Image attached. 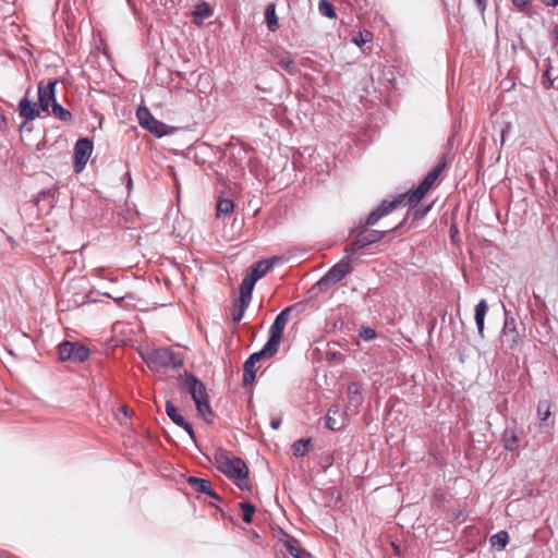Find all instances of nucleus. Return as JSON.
Segmentation results:
<instances>
[{
  "label": "nucleus",
  "instance_id": "f257e3e1",
  "mask_svg": "<svg viewBox=\"0 0 558 558\" xmlns=\"http://www.w3.org/2000/svg\"><path fill=\"white\" fill-rule=\"evenodd\" d=\"M210 462L215 464L217 470L223 473L228 478L236 480L238 486L242 490H251L248 483V468L245 462L234 457L230 451L223 448H216Z\"/></svg>",
  "mask_w": 558,
  "mask_h": 558
},
{
  "label": "nucleus",
  "instance_id": "f03ea898",
  "mask_svg": "<svg viewBox=\"0 0 558 558\" xmlns=\"http://www.w3.org/2000/svg\"><path fill=\"white\" fill-rule=\"evenodd\" d=\"M430 187L432 185H429L425 180H422L412 193L399 194L391 201L384 199L376 209L368 214L366 217V225L374 226L380 218L387 216L400 205L415 207Z\"/></svg>",
  "mask_w": 558,
  "mask_h": 558
},
{
  "label": "nucleus",
  "instance_id": "7ed1b4c3",
  "mask_svg": "<svg viewBox=\"0 0 558 558\" xmlns=\"http://www.w3.org/2000/svg\"><path fill=\"white\" fill-rule=\"evenodd\" d=\"M138 354L149 367L179 368L183 365V359L180 353L169 348L145 347L138 350Z\"/></svg>",
  "mask_w": 558,
  "mask_h": 558
},
{
  "label": "nucleus",
  "instance_id": "20e7f679",
  "mask_svg": "<svg viewBox=\"0 0 558 558\" xmlns=\"http://www.w3.org/2000/svg\"><path fill=\"white\" fill-rule=\"evenodd\" d=\"M353 270L352 263L349 258H343L335 264L313 287L312 291L318 290L325 292L332 286L341 281L347 275Z\"/></svg>",
  "mask_w": 558,
  "mask_h": 558
},
{
  "label": "nucleus",
  "instance_id": "39448f33",
  "mask_svg": "<svg viewBox=\"0 0 558 558\" xmlns=\"http://www.w3.org/2000/svg\"><path fill=\"white\" fill-rule=\"evenodd\" d=\"M184 386L192 396L196 409L202 416L210 414V407L207 399V392L205 385L198 380L194 375L186 374L184 379Z\"/></svg>",
  "mask_w": 558,
  "mask_h": 558
},
{
  "label": "nucleus",
  "instance_id": "423d86ee",
  "mask_svg": "<svg viewBox=\"0 0 558 558\" xmlns=\"http://www.w3.org/2000/svg\"><path fill=\"white\" fill-rule=\"evenodd\" d=\"M292 311L293 306H288L283 308L275 318V322L272 323L268 330V340L266 342L267 350L275 349L276 351H278L282 338V332L286 328V325L289 320Z\"/></svg>",
  "mask_w": 558,
  "mask_h": 558
},
{
  "label": "nucleus",
  "instance_id": "0eeeda50",
  "mask_svg": "<svg viewBox=\"0 0 558 558\" xmlns=\"http://www.w3.org/2000/svg\"><path fill=\"white\" fill-rule=\"evenodd\" d=\"M58 352L62 361L82 363L89 357V349L78 342L63 341L59 344Z\"/></svg>",
  "mask_w": 558,
  "mask_h": 558
},
{
  "label": "nucleus",
  "instance_id": "6e6552de",
  "mask_svg": "<svg viewBox=\"0 0 558 558\" xmlns=\"http://www.w3.org/2000/svg\"><path fill=\"white\" fill-rule=\"evenodd\" d=\"M140 125L147 129L150 133L157 137L168 135L169 125L157 120L147 108H138L136 112Z\"/></svg>",
  "mask_w": 558,
  "mask_h": 558
},
{
  "label": "nucleus",
  "instance_id": "1a4fd4ad",
  "mask_svg": "<svg viewBox=\"0 0 558 558\" xmlns=\"http://www.w3.org/2000/svg\"><path fill=\"white\" fill-rule=\"evenodd\" d=\"M278 351L275 349L267 350V343L259 352H255L248 356L243 365V384H252L255 379L256 364L262 357H272Z\"/></svg>",
  "mask_w": 558,
  "mask_h": 558
},
{
  "label": "nucleus",
  "instance_id": "9d476101",
  "mask_svg": "<svg viewBox=\"0 0 558 558\" xmlns=\"http://www.w3.org/2000/svg\"><path fill=\"white\" fill-rule=\"evenodd\" d=\"M94 144L88 137H81L74 145V171L81 173L93 153Z\"/></svg>",
  "mask_w": 558,
  "mask_h": 558
},
{
  "label": "nucleus",
  "instance_id": "9b49d317",
  "mask_svg": "<svg viewBox=\"0 0 558 558\" xmlns=\"http://www.w3.org/2000/svg\"><path fill=\"white\" fill-rule=\"evenodd\" d=\"M519 339L520 336L517 330L515 319L506 313L500 340L502 348L506 350H513L518 345Z\"/></svg>",
  "mask_w": 558,
  "mask_h": 558
},
{
  "label": "nucleus",
  "instance_id": "f8f14e48",
  "mask_svg": "<svg viewBox=\"0 0 558 558\" xmlns=\"http://www.w3.org/2000/svg\"><path fill=\"white\" fill-rule=\"evenodd\" d=\"M363 387L359 383H351L347 387V396H348V408L345 415L352 416L354 415L359 408L362 405L364 397H363Z\"/></svg>",
  "mask_w": 558,
  "mask_h": 558
},
{
  "label": "nucleus",
  "instance_id": "ddd939ff",
  "mask_svg": "<svg viewBox=\"0 0 558 558\" xmlns=\"http://www.w3.org/2000/svg\"><path fill=\"white\" fill-rule=\"evenodd\" d=\"M58 81H49L47 85L44 82L38 84V106L41 111H48L50 102L56 101V85Z\"/></svg>",
  "mask_w": 558,
  "mask_h": 558
},
{
  "label": "nucleus",
  "instance_id": "4468645a",
  "mask_svg": "<svg viewBox=\"0 0 558 558\" xmlns=\"http://www.w3.org/2000/svg\"><path fill=\"white\" fill-rule=\"evenodd\" d=\"M28 94L29 90H26V95L19 101V114L25 121H33L39 117L41 110L38 104L28 98ZM25 124L26 122H23L20 128H24Z\"/></svg>",
  "mask_w": 558,
  "mask_h": 558
},
{
  "label": "nucleus",
  "instance_id": "2eb2a0df",
  "mask_svg": "<svg viewBox=\"0 0 558 558\" xmlns=\"http://www.w3.org/2000/svg\"><path fill=\"white\" fill-rule=\"evenodd\" d=\"M369 225H366V221L364 222L363 227L360 229L357 234L354 236L360 245H362V248L379 242L385 234L388 231H380V230H372L367 229Z\"/></svg>",
  "mask_w": 558,
  "mask_h": 558
},
{
  "label": "nucleus",
  "instance_id": "dca6fc26",
  "mask_svg": "<svg viewBox=\"0 0 558 558\" xmlns=\"http://www.w3.org/2000/svg\"><path fill=\"white\" fill-rule=\"evenodd\" d=\"M187 483L196 490L210 496L216 500H220V496L213 489L209 480L190 476Z\"/></svg>",
  "mask_w": 558,
  "mask_h": 558
},
{
  "label": "nucleus",
  "instance_id": "f3484780",
  "mask_svg": "<svg viewBox=\"0 0 558 558\" xmlns=\"http://www.w3.org/2000/svg\"><path fill=\"white\" fill-rule=\"evenodd\" d=\"M522 433L517 427L508 426L504 432V446L507 450L513 451L519 447Z\"/></svg>",
  "mask_w": 558,
  "mask_h": 558
},
{
  "label": "nucleus",
  "instance_id": "a211bd4d",
  "mask_svg": "<svg viewBox=\"0 0 558 558\" xmlns=\"http://www.w3.org/2000/svg\"><path fill=\"white\" fill-rule=\"evenodd\" d=\"M488 311V305L485 299L480 300L474 308V319L477 327L480 337H484V322Z\"/></svg>",
  "mask_w": 558,
  "mask_h": 558
},
{
  "label": "nucleus",
  "instance_id": "6ab92c4d",
  "mask_svg": "<svg viewBox=\"0 0 558 558\" xmlns=\"http://www.w3.org/2000/svg\"><path fill=\"white\" fill-rule=\"evenodd\" d=\"M256 281L257 280L255 278H253L250 274H247L243 278L242 283L240 286L239 302H242L244 304L251 302L253 289H254Z\"/></svg>",
  "mask_w": 558,
  "mask_h": 558
},
{
  "label": "nucleus",
  "instance_id": "aec40b11",
  "mask_svg": "<svg viewBox=\"0 0 558 558\" xmlns=\"http://www.w3.org/2000/svg\"><path fill=\"white\" fill-rule=\"evenodd\" d=\"M275 260V258L259 260L251 267L248 274L256 280H259L274 267Z\"/></svg>",
  "mask_w": 558,
  "mask_h": 558
},
{
  "label": "nucleus",
  "instance_id": "412c9836",
  "mask_svg": "<svg viewBox=\"0 0 558 558\" xmlns=\"http://www.w3.org/2000/svg\"><path fill=\"white\" fill-rule=\"evenodd\" d=\"M265 20L267 27L270 32H275L279 28L278 17L276 14V4L269 3L265 10Z\"/></svg>",
  "mask_w": 558,
  "mask_h": 558
},
{
  "label": "nucleus",
  "instance_id": "4be33fe9",
  "mask_svg": "<svg viewBox=\"0 0 558 558\" xmlns=\"http://www.w3.org/2000/svg\"><path fill=\"white\" fill-rule=\"evenodd\" d=\"M213 15V9L207 2H201L195 7L194 22L202 24L203 20L208 19Z\"/></svg>",
  "mask_w": 558,
  "mask_h": 558
},
{
  "label": "nucleus",
  "instance_id": "5701e85b",
  "mask_svg": "<svg viewBox=\"0 0 558 558\" xmlns=\"http://www.w3.org/2000/svg\"><path fill=\"white\" fill-rule=\"evenodd\" d=\"M312 438H302L293 442L292 452L295 457H304L308 453Z\"/></svg>",
  "mask_w": 558,
  "mask_h": 558
},
{
  "label": "nucleus",
  "instance_id": "b1692460",
  "mask_svg": "<svg viewBox=\"0 0 558 558\" xmlns=\"http://www.w3.org/2000/svg\"><path fill=\"white\" fill-rule=\"evenodd\" d=\"M489 542L493 547L499 550L505 549L509 543V534L506 531H499L490 537Z\"/></svg>",
  "mask_w": 558,
  "mask_h": 558
},
{
  "label": "nucleus",
  "instance_id": "393cba45",
  "mask_svg": "<svg viewBox=\"0 0 558 558\" xmlns=\"http://www.w3.org/2000/svg\"><path fill=\"white\" fill-rule=\"evenodd\" d=\"M446 167L445 158H442L441 161L438 162L437 166L434 167L425 177L423 180H425L429 185L433 186V184L436 182V180L439 178L441 172L444 171Z\"/></svg>",
  "mask_w": 558,
  "mask_h": 558
},
{
  "label": "nucleus",
  "instance_id": "a878e982",
  "mask_svg": "<svg viewBox=\"0 0 558 558\" xmlns=\"http://www.w3.org/2000/svg\"><path fill=\"white\" fill-rule=\"evenodd\" d=\"M287 549L289 554L294 558H311V554L301 548L296 541L287 542Z\"/></svg>",
  "mask_w": 558,
  "mask_h": 558
},
{
  "label": "nucleus",
  "instance_id": "bb28decb",
  "mask_svg": "<svg viewBox=\"0 0 558 558\" xmlns=\"http://www.w3.org/2000/svg\"><path fill=\"white\" fill-rule=\"evenodd\" d=\"M52 114L63 122H70L72 120V113L63 108L60 104H52Z\"/></svg>",
  "mask_w": 558,
  "mask_h": 558
},
{
  "label": "nucleus",
  "instance_id": "cd10ccee",
  "mask_svg": "<svg viewBox=\"0 0 558 558\" xmlns=\"http://www.w3.org/2000/svg\"><path fill=\"white\" fill-rule=\"evenodd\" d=\"M318 11L323 16H326L330 20L337 17L335 8L328 0H320L318 2Z\"/></svg>",
  "mask_w": 558,
  "mask_h": 558
},
{
  "label": "nucleus",
  "instance_id": "c85d7f7f",
  "mask_svg": "<svg viewBox=\"0 0 558 558\" xmlns=\"http://www.w3.org/2000/svg\"><path fill=\"white\" fill-rule=\"evenodd\" d=\"M233 209H234V204L231 199H229V198L219 199V202L217 204V216L220 217L222 215H229L233 211Z\"/></svg>",
  "mask_w": 558,
  "mask_h": 558
},
{
  "label": "nucleus",
  "instance_id": "c756f323",
  "mask_svg": "<svg viewBox=\"0 0 558 558\" xmlns=\"http://www.w3.org/2000/svg\"><path fill=\"white\" fill-rule=\"evenodd\" d=\"M239 507L240 509L242 510V519L245 523H251L252 520H253V514L255 513L256 509H255V506L250 504V502H246V501H242L239 504Z\"/></svg>",
  "mask_w": 558,
  "mask_h": 558
},
{
  "label": "nucleus",
  "instance_id": "7c9ffc66",
  "mask_svg": "<svg viewBox=\"0 0 558 558\" xmlns=\"http://www.w3.org/2000/svg\"><path fill=\"white\" fill-rule=\"evenodd\" d=\"M248 305H250V303L244 304V303L240 302L239 304L233 306V308L231 311V316H232L233 323L239 324L242 320L245 310Z\"/></svg>",
  "mask_w": 558,
  "mask_h": 558
},
{
  "label": "nucleus",
  "instance_id": "2f4dec72",
  "mask_svg": "<svg viewBox=\"0 0 558 558\" xmlns=\"http://www.w3.org/2000/svg\"><path fill=\"white\" fill-rule=\"evenodd\" d=\"M537 413L539 418H548L550 416V404L547 400H542L538 402Z\"/></svg>",
  "mask_w": 558,
  "mask_h": 558
},
{
  "label": "nucleus",
  "instance_id": "473e14b6",
  "mask_svg": "<svg viewBox=\"0 0 558 558\" xmlns=\"http://www.w3.org/2000/svg\"><path fill=\"white\" fill-rule=\"evenodd\" d=\"M278 65L286 70L289 74H293L296 71V64L290 58H281L278 61Z\"/></svg>",
  "mask_w": 558,
  "mask_h": 558
},
{
  "label": "nucleus",
  "instance_id": "72a5a7b5",
  "mask_svg": "<svg viewBox=\"0 0 558 558\" xmlns=\"http://www.w3.org/2000/svg\"><path fill=\"white\" fill-rule=\"evenodd\" d=\"M373 39V35L368 31L359 32L357 36L353 38V41L361 47L362 45L369 43Z\"/></svg>",
  "mask_w": 558,
  "mask_h": 558
},
{
  "label": "nucleus",
  "instance_id": "f704fd0d",
  "mask_svg": "<svg viewBox=\"0 0 558 558\" xmlns=\"http://www.w3.org/2000/svg\"><path fill=\"white\" fill-rule=\"evenodd\" d=\"M362 250V245H360L356 241V239L354 238L350 244H348L344 248V254H345V257L344 258H349L350 256L354 255L355 253H357L359 251Z\"/></svg>",
  "mask_w": 558,
  "mask_h": 558
},
{
  "label": "nucleus",
  "instance_id": "c9c22d12",
  "mask_svg": "<svg viewBox=\"0 0 558 558\" xmlns=\"http://www.w3.org/2000/svg\"><path fill=\"white\" fill-rule=\"evenodd\" d=\"M360 337L366 341L374 340L376 338V331L371 327L363 326L360 329Z\"/></svg>",
  "mask_w": 558,
  "mask_h": 558
},
{
  "label": "nucleus",
  "instance_id": "e433bc0d",
  "mask_svg": "<svg viewBox=\"0 0 558 558\" xmlns=\"http://www.w3.org/2000/svg\"><path fill=\"white\" fill-rule=\"evenodd\" d=\"M172 422L175 423L177 425H179L180 427H182L189 434L191 439L193 441H195V434L193 430V426L189 421H172Z\"/></svg>",
  "mask_w": 558,
  "mask_h": 558
},
{
  "label": "nucleus",
  "instance_id": "4c0bfd02",
  "mask_svg": "<svg viewBox=\"0 0 558 558\" xmlns=\"http://www.w3.org/2000/svg\"><path fill=\"white\" fill-rule=\"evenodd\" d=\"M325 427L330 430H341L344 428V421H325Z\"/></svg>",
  "mask_w": 558,
  "mask_h": 558
},
{
  "label": "nucleus",
  "instance_id": "58836bf2",
  "mask_svg": "<svg viewBox=\"0 0 558 558\" xmlns=\"http://www.w3.org/2000/svg\"><path fill=\"white\" fill-rule=\"evenodd\" d=\"M166 412L169 418H183L181 415H177V408L169 401L166 404Z\"/></svg>",
  "mask_w": 558,
  "mask_h": 558
},
{
  "label": "nucleus",
  "instance_id": "ea45409f",
  "mask_svg": "<svg viewBox=\"0 0 558 558\" xmlns=\"http://www.w3.org/2000/svg\"><path fill=\"white\" fill-rule=\"evenodd\" d=\"M512 3L518 10L524 11L527 7L531 5L532 0H512Z\"/></svg>",
  "mask_w": 558,
  "mask_h": 558
},
{
  "label": "nucleus",
  "instance_id": "a19ab883",
  "mask_svg": "<svg viewBox=\"0 0 558 558\" xmlns=\"http://www.w3.org/2000/svg\"><path fill=\"white\" fill-rule=\"evenodd\" d=\"M433 204L425 206L424 208L416 209L413 214L414 219H422L430 209Z\"/></svg>",
  "mask_w": 558,
  "mask_h": 558
},
{
  "label": "nucleus",
  "instance_id": "79ce46f5",
  "mask_svg": "<svg viewBox=\"0 0 558 558\" xmlns=\"http://www.w3.org/2000/svg\"><path fill=\"white\" fill-rule=\"evenodd\" d=\"M476 7L481 12H484L487 5V0H475Z\"/></svg>",
  "mask_w": 558,
  "mask_h": 558
},
{
  "label": "nucleus",
  "instance_id": "37998d69",
  "mask_svg": "<svg viewBox=\"0 0 558 558\" xmlns=\"http://www.w3.org/2000/svg\"><path fill=\"white\" fill-rule=\"evenodd\" d=\"M119 410L124 414L125 417L131 416V413L129 412V408L126 405H121Z\"/></svg>",
  "mask_w": 558,
  "mask_h": 558
},
{
  "label": "nucleus",
  "instance_id": "c03bdc74",
  "mask_svg": "<svg viewBox=\"0 0 558 558\" xmlns=\"http://www.w3.org/2000/svg\"><path fill=\"white\" fill-rule=\"evenodd\" d=\"M282 421H270V426L272 429L277 430L280 428Z\"/></svg>",
  "mask_w": 558,
  "mask_h": 558
},
{
  "label": "nucleus",
  "instance_id": "a18cd8bd",
  "mask_svg": "<svg viewBox=\"0 0 558 558\" xmlns=\"http://www.w3.org/2000/svg\"><path fill=\"white\" fill-rule=\"evenodd\" d=\"M547 7H556L558 4V0H542Z\"/></svg>",
  "mask_w": 558,
  "mask_h": 558
},
{
  "label": "nucleus",
  "instance_id": "49530a36",
  "mask_svg": "<svg viewBox=\"0 0 558 558\" xmlns=\"http://www.w3.org/2000/svg\"><path fill=\"white\" fill-rule=\"evenodd\" d=\"M551 35L556 40H558V24L554 27Z\"/></svg>",
  "mask_w": 558,
  "mask_h": 558
},
{
  "label": "nucleus",
  "instance_id": "de8ad7c7",
  "mask_svg": "<svg viewBox=\"0 0 558 558\" xmlns=\"http://www.w3.org/2000/svg\"><path fill=\"white\" fill-rule=\"evenodd\" d=\"M5 123H7L5 117L2 113H0V126L5 125Z\"/></svg>",
  "mask_w": 558,
  "mask_h": 558
},
{
  "label": "nucleus",
  "instance_id": "09e8293b",
  "mask_svg": "<svg viewBox=\"0 0 558 558\" xmlns=\"http://www.w3.org/2000/svg\"><path fill=\"white\" fill-rule=\"evenodd\" d=\"M107 296L112 298V299H113L116 302H118V303H120L121 301H123V300H124V298H123V296L114 298V296H112V295H110V294H107Z\"/></svg>",
  "mask_w": 558,
  "mask_h": 558
},
{
  "label": "nucleus",
  "instance_id": "8fccbe9b",
  "mask_svg": "<svg viewBox=\"0 0 558 558\" xmlns=\"http://www.w3.org/2000/svg\"><path fill=\"white\" fill-rule=\"evenodd\" d=\"M450 232H451L452 234H456V232H458V231H457V229H456L454 227H451V228H450Z\"/></svg>",
  "mask_w": 558,
  "mask_h": 558
},
{
  "label": "nucleus",
  "instance_id": "3c124183",
  "mask_svg": "<svg viewBox=\"0 0 558 558\" xmlns=\"http://www.w3.org/2000/svg\"><path fill=\"white\" fill-rule=\"evenodd\" d=\"M450 232H451L452 234H456V232H458V231H457V229H456L454 227H451V228H450Z\"/></svg>",
  "mask_w": 558,
  "mask_h": 558
}]
</instances>
